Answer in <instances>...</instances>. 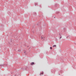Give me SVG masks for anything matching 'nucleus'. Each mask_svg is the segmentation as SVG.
Wrapping results in <instances>:
<instances>
[{
  "label": "nucleus",
  "mask_w": 76,
  "mask_h": 76,
  "mask_svg": "<svg viewBox=\"0 0 76 76\" xmlns=\"http://www.w3.org/2000/svg\"><path fill=\"white\" fill-rule=\"evenodd\" d=\"M27 69V67L26 66H25V68H23V69H22V70H26Z\"/></svg>",
  "instance_id": "nucleus-1"
},
{
  "label": "nucleus",
  "mask_w": 76,
  "mask_h": 76,
  "mask_svg": "<svg viewBox=\"0 0 76 76\" xmlns=\"http://www.w3.org/2000/svg\"><path fill=\"white\" fill-rule=\"evenodd\" d=\"M33 15H34L35 16H37V13L35 12H34L33 13Z\"/></svg>",
  "instance_id": "nucleus-2"
},
{
  "label": "nucleus",
  "mask_w": 76,
  "mask_h": 76,
  "mask_svg": "<svg viewBox=\"0 0 76 76\" xmlns=\"http://www.w3.org/2000/svg\"><path fill=\"white\" fill-rule=\"evenodd\" d=\"M37 26H40V25H41V23H39L37 24Z\"/></svg>",
  "instance_id": "nucleus-3"
},
{
  "label": "nucleus",
  "mask_w": 76,
  "mask_h": 76,
  "mask_svg": "<svg viewBox=\"0 0 76 76\" xmlns=\"http://www.w3.org/2000/svg\"><path fill=\"white\" fill-rule=\"evenodd\" d=\"M34 64H35V63L34 62H31V66H32V65H34Z\"/></svg>",
  "instance_id": "nucleus-4"
},
{
  "label": "nucleus",
  "mask_w": 76,
  "mask_h": 76,
  "mask_svg": "<svg viewBox=\"0 0 76 76\" xmlns=\"http://www.w3.org/2000/svg\"><path fill=\"white\" fill-rule=\"evenodd\" d=\"M55 7H57V4H56L55 5Z\"/></svg>",
  "instance_id": "nucleus-5"
},
{
  "label": "nucleus",
  "mask_w": 76,
  "mask_h": 76,
  "mask_svg": "<svg viewBox=\"0 0 76 76\" xmlns=\"http://www.w3.org/2000/svg\"><path fill=\"white\" fill-rule=\"evenodd\" d=\"M44 73L43 72H41L40 74L39 75H41L42 74V75H43Z\"/></svg>",
  "instance_id": "nucleus-6"
},
{
  "label": "nucleus",
  "mask_w": 76,
  "mask_h": 76,
  "mask_svg": "<svg viewBox=\"0 0 76 76\" xmlns=\"http://www.w3.org/2000/svg\"><path fill=\"white\" fill-rule=\"evenodd\" d=\"M55 40L56 41H57V39L56 38H55Z\"/></svg>",
  "instance_id": "nucleus-7"
},
{
  "label": "nucleus",
  "mask_w": 76,
  "mask_h": 76,
  "mask_svg": "<svg viewBox=\"0 0 76 76\" xmlns=\"http://www.w3.org/2000/svg\"><path fill=\"white\" fill-rule=\"evenodd\" d=\"M0 66H4V64H1L0 65Z\"/></svg>",
  "instance_id": "nucleus-8"
},
{
  "label": "nucleus",
  "mask_w": 76,
  "mask_h": 76,
  "mask_svg": "<svg viewBox=\"0 0 76 76\" xmlns=\"http://www.w3.org/2000/svg\"><path fill=\"white\" fill-rule=\"evenodd\" d=\"M53 47H56V45H53Z\"/></svg>",
  "instance_id": "nucleus-9"
},
{
  "label": "nucleus",
  "mask_w": 76,
  "mask_h": 76,
  "mask_svg": "<svg viewBox=\"0 0 76 76\" xmlns=\"http://www.w3.org/2000/svg\"><path fill=\"white\" fill-rule=\"evenodd\" d=\"M64 31H66V29L65 28H64Z\"/></svg>",
  "instance_id": "nucleus-10"
},
{
  "label": "nucleus",
  "mask_w": 76,
  "mask_h": 76,
  "mask_svg": "<svg viewBox=\"0 0 76 76\" xmlns=\"http://www.w3.org/2000/svg\"><path fill=\"white\" fill-rule=\"evenodd\" d=\"M46 25V24H45L44 25H43V26H44L45 27Z\"/></svg>",
  "instance_id": "nucleus-11"
},
{
  "label": "nucleus",
  "mask_w": 76,
  "mask_h": 76,
  "mask_svg": "<svg viewBox=\"0 0 76 76\" xmlns=\"http://www.w3.org/2000/svg\"><path fill=\"white\" fill-rule=\"evenodd\" d=\"M58 13H59V12H57L56 13V14H58Z\"/></svg>",
  "instance_id": "nucleus-12"
},
{
  "label": "nucleus",
  "mask_w": 76,
  "mask_h": 76,
  "mask_svg": "<svg viewBox=\"0 0 76 76\" xmlns=\"http://www.w3.org/2000/svg\"><path fill=\"white\" fill-rule=\"evenodd\" d=\"M37 4H37V3H35V6H36V5H37Z\"/></svg>",
  "instance_id": "nucleus-13"
},
{
  "label": "nucleus",
  "mask_w": 76,
  "mask_h": 76,
  "mask_svg": "<svg viewBox=\"0 0 76 76\" xmlns=\"http://www.w3.org/2000/svg\"><path fill=\"white\" fill-rule=\"evenodd\" d=\"M24 54H25V55H26V51H24Z\"/></svg>",
  "instance_id": "nucleus-14"
},
{
  "label": "nucleus",
  "mask_w": 76,
  "mask_h": 76,
  "mask_svg": "<svg viewBox=\"0 0 76 76\" xmlns=\"http://www.w3.org/2000/svg\"><path fill=\"white\" fill-rule=\"evenodd\" d=\"M50 48L51 50H52V47H50Z\"/></svg>",
  "instance_id": "nucleus-15"
},
{
  "label": "nucleus",
  "mask_w": 76,
  "mask_h": 76,
  "mask_svg": "<svg viewBox=\"0 0 76 76\" xmlns=\"http://www.w3.org/2000/svg\"><path fill=\"white\" fill-rule=\"evenodd\" d=\"M59 35H60V36H61V34H60V33H59Z\"/></svg>",
  "instance_id": "nucleus-16"
},
{
  "label": "nucleus",
  "mask_w": 76,
  "mask_h": 76,
  "mask_svg": "<svg viewBox=\"0 0 76 76\" xmlns=\"http://www.w3.org/2000/svg\"><path fill=\"white\" fill-rule=\"evenodd\" d=\"M43 39V37H41V39Z\"/></svg>",
  "instance_id": "nucleus-17"
},
{
  "label": "nucleus",
  "mask_w": 76,
  "mask_h": 76,
  "mask_svg": "<svg viewBox=\"0 0 76 76\" xmlns=\"http://www.w3.org/2000/svg\"><path fill=\"white\" fill-rule=\"evenodd\" d=\"M61 37H60V39H61V38H62L61 36H60Z\"/></svg>",
  "instance_id": "nucleus-18"
},
{
  "label": "nucleus",
  "mask_w": 76,
  "mask_h": 76,
  "mask_svg": "<svg viewBox=\"0 0 76 76\" xmlns=\"http://www.w3.org/2000/svg\"><path fill=\"white\" fill-rule=\"evenodd\" d=\"M60 73H62V71H60Z\"/></svg>",
  "instance_id": "nucleus-19"
},
{
  "label": "nucleus",
  "mask_w": 76,
  "mask_h": 76,
  "mask_svg": "<svg viewBox=\"0 0 76 76\" xmlns=\"http://www.w3.org/2000/svg\"><path fill=\"white\" fill-rule=\"evenodd\" d=\"M18 51L19 52H20V50H18Z\"/></svg>",
  "instance_id": "nucleus-20"
},
{
  "label": "nucleus",
  "mask_w": 76,
  "mask_h": 76,
  "mask_svg": "<svg viewBox=\"0 0 76 76\" xmlns=\"http://www.w3.org/2000/svg\"><path fill=\"white\" fill-rule=\"evenodd\" d=\"M68 37H69V36H68L67 37H66V38H67Z\"/></svg>",
  "instance_id": "nucleus-21"
},
{
  "label": "nucleus",
  "mask_w": 76,
  "mask_h": 76,
  "mask_svg": "<svg viewBox=\"0 0 76 76\" xmlns=\"http://www.w3.org/2000/svg\"><path fill=\"white\" fill-rule=\"evenodd\" d=\"M29 47V45H28L27 46V47Z\"/></svg>",
  "instance_id": "nucleus-22"
},
{
  "label": "nucleus",
  "mask_w": 76,
  "mask_h": 76,
  "mask_svg": "<svg viewBox=\"0 0 76 76\" xmlns=\"http://www.w3.org/2000/svg\"><path fill=\"white\" fill-rule=\"evenodd\" d=\"M58 75H60V74H58Z\"/></svg>",
  "instance_id": "nucleus-23"
},
{
  "label": "nucleus",
  "mask_w": 76,
  "mask_h": 76,
  "mask_svg": "<svg viewBox=\"0 0 76 76\" xmlns=\"http://www.w3.org/2000/svg\"><path fill=\"white\" fill-rule=\"evenodd\" d=\"M29 49H30L31 48V47L29 48Z\"/></svg>",
  "instance_id": "nucleus-24"
},
{
  "label": "nucleus",
  "mask_w": 76,
  "mask_h": 76,
  "mask_svg": "<svg viewBox=\"0 0 76 76\" xmlns=\"http://www.w3.org/2000/svg\"><path fill=\"white\" fill-rule=\"evenodd\" d=\"M54 18H56V17H54Z\"/></svg>",
  "instance_id": "nucleus-25"
}]
</instances>
